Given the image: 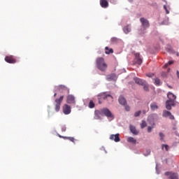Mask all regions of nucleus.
<instances>
[{
	"label": "nucleus",
	"instance_id": "obj_34",
	"mask_svg": "<svg viewBox=\"0 0 179 179\" xmlns=\"http://www.w3.org/2000/svg\"><path fill=\"white\" fill-rule=\"evenodd\" d=\"M164 9L166 10L167 15H169V13H170V11H169V10L167 9V6L164 5Z\"/></svg>",
	"mask_w": 179,
	"mask_h": 179
},
{
	"label": "nucleus",
	"instance_id": "obj_13",
	"mask_svg": "<svg viewBox=\"0 0 179 179\" xmlns=\"http://www.w3.org/2000/svg\"><path fill=\"white\" fill-rule=\"evenodd\" d=\"M162 117H169L170 120H174V116L171 115V113L170 111L168 110L163 111Z\"/></svg>",
	"mask_w": 179,
	"mask_h": 179
},
{
	"label": "nucleus",
	"instance_id": "obj_40",
	"mask_svg": "<svg viewBox=\"0 0 179 179\" xmlns=\"http://www.w3.org/2000/svg\"><path fill=\"white\" fill-rule=\"evenodd\" d=\"M167 66H169V64L168 63L164 64V68H167Z\"/></svg>",
	"mask_w": 179,
	"mask_h": 179
},
{
	"label": "nucleus",
	"instance_id": "obj_38",
	"mask_svg": "<svg viewBox=\"0 0 179 179\" xmlns=\"http://www.w3.org/2000/svg\"><path fill=\"white\" fill-rule=\"evenodd\" d=\"M172 64H174V62L173 60H171L168 62V65H172Z\"/></svg>",
	"mask_w": 179,
	"mask_h": 179
},
{
	"label": "nucleus",
	"instance_id": "obj_36",
	"mask_svg": "<svg viewBox=\"0 0 179 179\" xmlns=\"http://www.w3.org/2000/svg\"><path fill=\"white\" fill-rule=\"evenodd\" d=\"M154 76H155V74H153V73L147 74V76H148V78H153Z\"/></svg>",
	"mask_w": 179,
	"mask_h": 179
},
{
	"label": "nucleus",
	"instance_id": "obj_27",
	"mask_svg": "<svg viewBox=\"0 0 179 179\" xmlns=\"http://www.w3.org/2000/svg\"><path fill=\"white\" fill-rule=\"evenodd\" d=\"M159 137L160 141H162V142H164V134H163L162 132H159Z\"/></svg>",
	"mask_w": 179,
	"mask_h": 179
},
{
	"label": "nucleus",
	"instance_id": "obj_33",
	"mask_svg": "<svg viewBox=\"0 0 179 179\" xmlns=\"http://www.w3.org/2000/svg\"><path fill=\"white\" fill-rule=\"evenodd\" d=\"M164 148H165V150H166V152H169V145L163 144L162 149H164Z\"/></svg>",
	"mask_w": 179,
	"mask_h": 179
},
{
	"label": "nucleus",
	"instance_id": "obj_26",
	"mask_svg": "<svg viewBox=\"0 0 179 179\" xmlns=\"http://www.w3.org/2000/svg\"><path fill=\"white\" fill-rule=\"evenodd\" d=\"M142 86H143V90H145V92H149V85L146 83V81Z\"/></svg>",
	"mask_w": 179,
	"mask_h": 179
},
{
	"label": "nucleus",
	"instance_id": "obj_23",
	"mask_svg": "<svg viewBox=\"0 0 179 179\" xmlns=\"http://www.w3.org/2000/svg\"><path fill=\"white\" fill-rule=\"evenodd\" d=\"M113 52H114V50H113V48L110 49L107 46L105 48V53L106 54L109 55V54H113Z\"/></svg>",
	"mask_w": 179,
	"mask_h": 179
},
{
	"label": "nucleus",
	"instance_id": "obj_17",
	"mask_svg": "<svg viewBox=\"0 0 179 179\" xmlns=\"http://www.w3.org/2000/svg\"><path fill=\"white\" fill-rule=\"evenodd\" d=\"M118 101L121 106H125L127 104V99L124 96H120L118 99Z\"/></svg>",
	"mask_w": 179,
	"mask_h": 179
},
{
	"label": "nucleus",
	"instance_id": "obj_20",
	"mask_svg": "<svg viewBox=\"0 0 179 179\" xmlns=\"http://www.w3.org/2000/svg\"><path fill=\"white\" fill-rule=\"evenodd\" d=\"M123 31H124V33H125V34H128V33H130L131 25H127L124 27H123Z\"/></svg>",
	"mask_w": 179,
	"mask_h": 179
},
{
	"label": "nucleus",
	"instance_id": "obj_11",
	"mask_svg": "<svg viewBox=\"0 0 179 179\" xmlns=\"http://www.w3.org/2000/svg\"><path fill=\"white\" fill-rule=\"evenodd\" d=\"M63 109V113L64 114H65L66 115H68V114H71V106H69V105L68 104H64L62 107Z\"/></svg>",
	"mask_w": 179,
	"mask_h": 179
},
{
	"label": "nucleus",
	"instance_id": "obj_31",
	"mask_svg": "<svg viewBox=\"0 0 179 179\" xmlns=\"http://www.w3.org/2000/svg\"><path fill=\"white\" fill-rule=\"evenodd\" d=\"M141 113L142 112L141 110H138V111L134 113V117H139L141 115Z\"/></svg>",
	"mask_w": 179,
	"mask_h": 179
},
{
	"label": "nucleus",
	"instance_id": "obj_9",
	"mask_svg": "<svg viewBox=\"0 0 179 179\" xmlns=\"http://www.w3.org/2000/svg\"><path fill=\"white\" fill-rule=\"evenodd\" d=\"M98 96L99 100H101V99L103 100H106V99H108V97H110V99L113 100V96L110 94H106L105 92L99 94Z\"/></svg>",
	"mask_w": 179,
	"mask_h": 179
},
{
	"label": "nucleus",
	"instance_id": "obj_6",
	"mask_svg": "<svg viewBox=\"0 0 179 179\" xmlns=\"http://www.w3.org/2000/svg\"><path fill=\"white\" fill-rule=\"evenodd\" d=\"M6 62H8V64H16L17 60L16 57L13 55L6 56L5 57Z\"/></svg>",
	"mask_w": 179,
	"mask_h": 179
},
{
	"label": "nucleus",
	"instance_id": "obj_37",
	"mask_svg": "<svg viewBox=\"0 0 179 179\" xmlns=\"http://www.w3.org/2000/svg\"><path fill=\"white\" fill-rule=\"evenodd\" d=\"M66 131V127H62V132H65Z\"/></svg>",
	"mask_w": 179,
	"mask_h": 179
},
{
	"label": "nucleus",
	"instance_id": "obj_30",
	"mask_svg": "<svg viewBox=\"0 0 179 179\" xmlns=\"http://www.w3.org/2000/svg\"><path fill=\"white\" fill-rule=\"evenodd\" d=\"M90 108H94V102L93 101H90L89 103Z\"/></svg>",
	"mask_w": 179,
	"mask_h": 179
},
{
	"label": "nucleus",
	"instance_id": "obj_18",
	"mask_svg": "<svg viewBox=\"0 0 179 179\" xmlns=\"http://www.w3.org/2000/svg\"><path fill=\"white\" fill-rule=\"evenodd\" d=\"M129 128H130L131 132H132L134 135H138V134H139V131L136 130V128L135 127V126L130 125Z\"/></svg>",
	"mask_w": 179,
	"mask_h": 179
},
{
	"label": "nucleus",
	"instance_id": "obj_12",
	"mask_svg": "<svg viewBox=\"0 0 179 179\" xmlns=\"http://www.w3.org/2000/svg\"><path fill=\"white\" fill-rule=\"evenodd\" d=\"M110 139L115 142H120V141H121V138H120V134L110 135Z\"/></svg>",
	"mask_w": 179,
	"mask_h": 179
},
{
	"label": "nucleus",
	"instance_id": "obj_21",
	"mask_svg": "<svg viewBox=\"0 0 179 179\" xmlns=\"http://www.w3.org/2000/svg\"><path fill=\"white\" fill-rule=\"evenodd\" d=\"M57 90H59V92H64V90H68V92H69V90L65 85H59Z\"/></svg>",
	"mask_w": 179,
	"mask_h": 179
},
{
	"label": "nucleus",
	"instance_id": "obj_42",
	"mask_svg": "<svg viewBox=\"0 0 179 179\" xmlns=\"http://www.w3.org/2000/svg\"><path fill=\"white\" fill-rule=\"evenodd\" d=\"M168 87H169V89H172L171 86L169 85Z\"/></svg>",
	"mask_w": 179,
	"mask_h": 179
},
{
	"label": "nucleus",
	"instance_id": "obj_16",
	"mask_svg": "<svg viewBox=\"0 0 179 179\" xmlns=\"http://www.w3.org/2000/svg\"><path fill=\"white\" fill-rule=\"evenodd\" d=\"M165 176H169L170 179H178V175L177 173H172L170 172H166L165 173Z\"/></svg>",
	"mask_w": 179,
	"mask_h": 179
},
{
	"label": "nucleus",
	"instance_id": "obj_22",
	"mask_svg": "<svg viewBox=\"0 0 179 179\" xmlns=\"http://www.w3.org/2000/svg\"><path fill=\"white\" fill-rule=\"evenodd\" d=\"M127 142L129 143H133L134 145L136 144V139H135L134 137H129L127 138Z\"/></svg>",
	"mask_w": 179,
	"mask_h": 179
},
{
	"label": "nucleus",
	"instance_id": "obj_32",
	"mask_svg": "<svg viewBox=\"0 0 179 179\" xmlns=\"http://www.w3.org/2000/svg\"><path fill=\"white\" fill-rule=\"evenodd\" d=\"M124 108L126 110V111H130L131 110V107L128 105H127V103L124 105Z\"/></svg>",
	"mask_w": 179,
	"mask_h": 179
},
{
	"label": "nucleus",
	"instance_id": "obj_1",
	"mask_svg": "<svg viewBox=\"0 0 179 179\" xmlns=\"http://www.w3.org/2000/svg\"><path fill=\"white\" fill-rule=\"evenodd\" d=\"M96 68L101 72H106L107 71L108 65L103 57H98L96 59Z\"/></svg>",
	"mask_w": 179,
	"mask_h": 179
},
{
	"label": "nucleus",
	"instance_id": "obj_43",
	"mask_svg": "<svg viewBox=\"0 0 179 179\" xmlns=\"http://www.w3.org/2000/svg\"><path fill=\"white\" fill-rule=\"evenodd\" d=\"M148 155H150V150H148Z\"/></svg>",
	"mask_w": 179,
	"mask_h": 179
},
{
	"label": "nucleus",
	"instance_id": "obj_5",
	"mask_svg": "<svg viewBox=\"0 0 179 179\" xmlns=\"http://www.w3.org/2000/svg\"><path fill=\"white\" fill-rule=\"evenodd\" d=\"M103 110V114L105 115V117H107V118H110L111 120H114V115L108 110L107 108H102Z\"/></svg>",
	"mask_w": 179,
	"mask_h": 179
},
{
	"label": "nucleus",
	"instance_id": "obj_24",
	"mask_svg": "<svg viewBox=\"0 0 179 179\" xmlns=\"http://www.w3.org/2000/svg\"><path fill=\"white\" fill-rule=\"evenodd\" d=\"M107 80H114L115 79V74H110L106 76Z\"/></svg>",
	"mask_w": 179,
	"mask_h": 179
},
{
	"label": "nucleus",
	"instance_id": "obj_44",
	"mask_svg": "<svg viewBox=\"0 0 179 179\" xmlns=\"http://www.w3.org/2000/svg\"><path fill=\"white\" fill-rule=\"evenodd\" d=\"M176 55H177V57H179V53H178V52H177Z\"/></svg>",
	"mask_w": 179,
	"mask_h": 179
},
{
	"label": "nucleus",
	"instance_id": "obj_35",
	"mask_svg": "<svg viewBox=\"0 0 179 179\" xmlns=\"http://www.w3.org/2000/svg\"><path fill=\"white\" fill-rule=\"evenodd\" d=\"M152 129H153V127H148V132H149V133L152 132Z\"/></svg>",
	"mask_w": 179,
	"mask_h": 179
},
{
	"label": "nucleus",
	"instance_id": "obj_19",
	"mask_svg": "<svg viewBox=\"0 0 179 179\" xmlns=\"http://www.w3.org/2000/svg\"><path fill=\"white\" fill-rule=\"evenodd\" d=\"M150 108L152 111H155V110H157L159 108V106H157V103L156 102H153L150 104Z\"/></svg>",
	"mask_w": 179,
	"mask_h": 179
},
{
	"label": "nucleus",
	"instance_id": "obj_41",
	"mask_svg": "<svg viewBox=\"0 0 179 179\" xmlns=\"http://www.w3.org/2000/svg\"><path fill=\"white\" fill-rule=\"evenodd\" d=\"M54 97H57V93H55Z\"/></svg>",
	"mask_w": 179,
	"mask_h": 179
},
{
	"label": "nucleus",
	"instance_id": "obj_10",
	"mask_svg": "<svg viewBox=\"0 0 179 179\" xmlns=\"http://www.w3.org/2000/svg\"><path fill=\"white\" fill-rule=\"evenodd\" d=\"M140 22H141V24L143 27H144V29H148V27L150 26V24H149V21L144 17L141 18Z\"/></svg>",
	"mask_w": 179,
	"mask_h": 179
},
{
	"label": "nucleus",
	"instance_id": "obj_8",
	"mask_svg": "<svg viewBox=\"0 0 179 179\" xmlns=\"http://www.w3.org/2000/svg\"><path fill=\"white\" fill-rule=\"evenodd\" d=\"M95 120H101V115H103V108L101 110H96L94 111Z\"/></svg>",
	"mask_w": 179,
	"mask_h": 179
},
{
	"label": "nucleus",
	"instance_id": "obj_4",
	"mask_svg": "<svg viewBox=\"0 0 179 179\" xmlns=\"http://www.w3.org/2000/svg\"><path fill=\"white\" fill-rule=\"evenodd\" d=\"M135 58L134 59V65H142V57H141V54L140 53H136L134 54Z\"/></svg>",
	"mask_w": 179,
	"mask_h": 179
},
{
	"label": "nucleus",
	"instance_id": "obj_29",
	"mask_svg": "<svg viewBox=\"0 0 179 179\" xmlns=\"http://www.w3.org/2000/svg\"><path fill=\"white\" fill-rule=\"evenodd\" d=\"M64 139H68L69 141H71V142H75V138L73 137H63Z\"/></svg>",
	"mask_w": 179,
	"mask_h": 179
},
{
	"label": "nucleus",
	"instance_id": "obj_7",
	"mask_svg": "<svg viewBox=\"0 0 179 179\" xmlns=\"http://www.w3.org/2000/svg\"><path fill=\"white\" fill-rule=\"evenodd\" d=\"M66 103H68V104H76L75 96L71 94L68 95L66 97Z\"/></svg>",
	"mask_w": 179,
	"mask_h": 179
},
{
	"label": "nucleus",
	"instance_id": "obj_25",
	"mask_svg": "<svg viewBox=\"0 0 179 179\" xmlns=\"http://www.w3.org/2000/svg\"><path fill=\"white\" fill-rule=\"evenodd\" d=\"M155 80V85L156 86H160V85H162V82L160 81V79H159L158 78H156L155 79H154Z\"/></svg>",
	"mask_w": 179,
	"mask_h": 179
},
{
	"label": "nucleus",
	"instance_id": "obj_3",
	"mask_svg": "<svg viewBox=\"0 0 179 179\" xmlns=\"http://www.w3.org/2000/svg\"><path fill=\"white\" fill-rule=\"evenodd\" d=\"M64 100V96H61L59 99L55 100V110L56 113H58L61 110V103Z\"/></svg>",
	"mask_w": 179,
	"mask_h": 179
},
{
	"label": "nucleus",
	"instance_id": "obj_39",
	"mask_svg": "<svg viewBox=\"0 0 179 179\" xmlns=\"http://www.w3.org/2000/svg\"><path fill=\"white\" fill-rule=\"evenodd\" d=\"M58 136H59V138H62L63 139H64V138H66V136H61L59 134H58Z\"/></svg>",
	"mask_w": 179,
	"mask_h": 179
},
{
	"label": "nucleus",
	"instance_id": "obj_15",
	"mask_svg": "<svg viewBox=\"0 0 179 179\" xmlns=\"http://www.w3.org/2000/svg\"><path fill=\"white\" fill-rule=\"evenodd\" d=\"M99 2L101 8H103L104 9L108 8V1L107 0H100Z\"/></svg>",
	"mask_w": 179,
	"mask_h": 179
},
{
	"label": "nucleus",
	"instance_id": "obj_2",
	"mask_svg": "<svg viewBox=\"0 0 179 179\" xmlns=\"http://www.w3.org/2000/svg\"><path fill=\"white\" fill-rule=\"evenodd\" d=\"M167 97L169 100L166 101V110H171V106H174L176 103V99L177 96L174 95V94L171 93V92H168Z\"/></svg>",
	"mask_w": 179,
	"mask_h": 179
},
{
	"label": "nucleus",
	"instance_id": "obj_28",
	"mask_svg": "<svg viewBox=\"0 0 179 179\" xmlns=\"http://www.w3.org/2000/svg\"><path fill=\"white\" fill-rule=\"evenodd\" d=\"M147 124H146V121L143 120L141 124V127L142 129H143V128H145Z\"/></svg>",
	"mask_w": 179,
	"mask_h": 179
},
{
	"label": "nucleus",
	"instance_id": "obj_14",
	"mask_svg": "<svg viewBox=\"0 0 179 179\" xmlns=\"http://www.w3.org/2000/svg\"><path fill=\"white\" fill-rule=\"evenodd\" d=\"M134 82L137 84L139 85L140 86H142L143 85H144L146 81H145L144 80H142L141 78H134Z\"/></svg>",
	"mask_w": 179,
	"mask_h": 179
}]
</instances>
